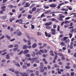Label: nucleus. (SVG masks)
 <instances>
[{
	"instance_id": "5",
	"label": "nucleus",
	"mask_w": 76,
	"mask_h": 76,
	"mask_svg": "<svg viewBox=\"0 0 76 76\" xmlns=\"http://www.w3.org/2000/svg\"><path fill=\"white\" fill-rule=\"evenodd\" d=\"M52 32V34L53 35H55L56 34V30L54 29H52L50 30Z\"/></svg>"
},
{
	"instance_id": "21",
	"label": "nucleus",
	"mask_w": 76,
	"mask_h": 76,
	"mask_svg": "<svg viewBox=\"0 0 76 76\" xmlns=\"http://www.w3.org/2000/svg\"><path fill=\"white\" fill-rule=\"evenodd\" d=\"M15 66H18V67H20V64L18 62L15 63Z\"/></svg>"
},
{
	"instance_id": "64",
	"label": "nucleus",
	"mask_w": 76,
	"mask_h": 76,
	"mask_svg": "<svg viewBox=\"0 0 76 76\" xmlns=\"http://www.w3.org/2000/svg\"><path fill=\"white\" fill-rule=\"evenodd\" d=\"M58 56H63V55H62L61 54V53H58Z\"/></svg>"
},
{
	"instance_id": "9",
	"label": "nucleus",
	"mask_w": 76,
	"mask_h": 76,
	"mask_svg": "<svg viewBox=\"0 0 76 76\" xmlns=\"http://www.w3.org/2000/svg\"><path fill=\"white\" fill-rule=\"evenodd\" d=\"M29 50H26L23 52V53L24 54H26V53H29Z\"/></svg>"
},
{
	"instance_id": "17",
	"label": "nucleus",
	"mask_w": 76,
	"mask_h": 76,
	"mask_svg": "<svg viewBox=\"0 0 76 76\" xmlns=\"http://www.w3.org/2000/svg\"><path fill=\"white\" fill-rule=\"evenodd\" d=\"M15 20V18H10V22H12L13 20Z\"/></svg>"
},
{
	"instance_id": "28",
	"label": "nucleus",
	"mask_w": 76,
	"mask_h": 76,
	"mask_svg": "<svg viewBox=\"0 0 76 76\" xmlns=\"http://www.w3.org/2000/svg\"><path fill=\"white\" fill-rule=\"evenodd\" d=\"M67 7L68 8V9L69 10H72V8H71L70 7L67 6Z\"/></svg>"
},
{
	"instance_id": "44",
	"label": "nucleus",
	"mask_w": 76,
	"mask_h": 76,
	"mask_svg": "<svg viewBox=\"0 0 76 76\" xmlns=\"http://www.w3.org/2000/svg\"><path fill=\"white\" fill-rule=\"evenodd\" d=\"M23 10V8L22 7H21L19 9L20 11H22Z\"/></svg>"
},
{
	"instance_id": "13",
	"label": "nucleus",
	"mask_w": 76,
	"mask_h": 76,
	"mask_svg": "<svg viewBox=\"0 0 76 76\" xmlns=\"http://www.w3.org/2000/svg\"><path fill=\"white\" fill-rule=\"evenodd\" d=\"M23 20L22 19H20L19 20V23H20V24H23Z\"/></svg>"
},
{
	"instance_id": "55",
	"label": "nucleus",
	"mask_w": 76,
	"mask_h": 76,
	"mask_svg": "<svg viewBox=\"0 0 76 76\" xmlns=\"http://www.w3.org/2000/svg\"><path fill=\"white\" fill-rule=\"evenodd\" d=\"M64 23H69V21L67 20L66 21L64 22Z\"/></svg>"
},
{
	"instance_id": "51",
	"label": "nucleus",
	"mask_w": 76,
	"mask_h": 76,
	"mask_svg": "<svg viewBox=\"0 0 76 76\" xmlns=\"http://www.w3.org/2000/svg\"><path fill=\"white\" fill-rule=\"evenodd\" d=\"M6 7L5 6H3L1 7V9H5L6 8Z\"/></svg>"
},
{
	"instance_id": "60",
	"label": "nucleus",
	"mask_w": 76,
	"mask_h": 76,
	"mask_svg": "<svg viewBox=\"0 0 76 76\" xmlns=\"http://www.w3.org/2000/svg\"><path fill=\"white\" fill-rule=\"evenodd\" d=\"M40 52H42V53H44V50H40Z\"/></svg>"
},
{
	"instance_id": "23",
	"label": "nucleus",
	"mask_w": 76,
	"mask_h": 76,
	"mask_svg": "<svg viewBox=\"0 0 76 76\" xmlns=\"http://www.w3.org/2000/svg\"><path fill=\"white\" fill-rule=\"evenodd\" d=\"M23 49H26V48H27V46H26V45H23Z\"/></svg>"
},
{
	"instance_id": "32",
	"label": "nucleus",
	"mask_w": 76,
	"mask_h": 76,
	"mask_svg": "<svg viewBox=\"0 0 76 76\" xmlns=\"http://www.w3.org/2000/svg\"><path fill=\"white\" fill-rule=\"evenodd\" d=\"M73 48V45H70V46H69V48L71 50H72Z\"/></svg>"
},
{
	"instance_id": "54",
	"label": "nucleus",
	"mask_w": 76,
	"mask_h": 76,
	"mask_svg": "<svg viewBox=\"0 0 76 76\" xmlns=\"http://www.w3.org/2000/svg\"><path fill=\"white\" fill-rule=\"evenodd\" d=\"M69 37L70 38H72V34H69Z\"/></svg>"
},
{
	"instance_id": "11",
	"label": "nucleus",
	"mask_w": 76,
	"mask_h": 76,
	"mask_svg": "<svg viewBox=\"0 0 76 76\" xmlns=\"http://www.w3.org/2000/svg\"><path fill=\"white\" fill-rule=\"evenodd\" d=\"M36 10H37V7H34L32 8V12H35Z\"/></svg>"
},
{
	"instance_id": "41",
	"label": "nucleus",
	"mask_w": 76,
	"mask_h": 76,
	"mask_svg": "<svg viewBox=\"0 0 76 76\" xmlns=\"http://www.w3.org/2000/svg\"><path fill=\"white\" fill-rule=\"evenodd\" d=\"M69 26V25H65L64 26V28H68Z\"/></svg>"
},
{
	"instance_id": "26",
	"label": "nucleus",
	"mask_w": 76,
	"mask_h": 76,
	"mask_svg": "<svg viewBox=\"0 0 76 76\" xmlns=\"http://www.w3.org/2000/svg\"><path fill=\"white\" fill-rule=\"evenodd\" d=\"M23 69H26L27 68V67L25 65H23L22 66Z\"/></svg>"
},
{
	"instance_id": "18",
	"label": "nucleus",
	"mask_w": 76,
	"mask_h": 76,
	"mask_svg": "<svg viewBox=\"0 0 76 76\" xmlns=\"http://www.w3.org/2000/svg\"><path fill=\"white\" fill-rule=\"evenodd\" d=\"M33 53L31 54V56L32 57H34L35 56V52H32Z\"/></svg>"
},
{
	"instance_id": "48",
	"label": "nucleus",
	"mask_w": 76,
	"mask_h": 76,
	"mask_svg": "<svg viewBox=\"0 0 76 76\" xmlns=\"http://www.w3.org/2000/svg\"><path fill=\"white\" fill-rule=\"evenodd\" d=\"M7 52H4V53H2L1 55H2V56H4L5 55H6V54H7Z\"/></svg>"
},
{
	"instance_id": "45",
	"label": "nucleus",
	"mask_w": 76,
	"mask_h": 76,
	"mask_svg": "<svg viewBox=\"0 0 76 76\" xmlns=\"http://www.w3.org/2000/svg\"><path fill=\"white\" fill-rule=\"evenodd\" d=\"M74 75H75V73H74V72H71V76H74Z\"/></svg>"
},
{
	"instance_id": "30",
	"label": "nucleus",
	"mask_w": 76,
	"mask_h": 76,
	"mask_svg": "<svg viewBox=\"0 0 76 76\" xmlns=\"http://www.w3.org/2000/svg\"><path fill=\"white\" fill-rule=\"evenodd\" d=\"M34 6H35V4H32L31 6L30 7V9H31V8H32V7H33Z\"/></svg>"
},
{
	"instance_id": "43",
	"label": "nucleus",
	"mask_w": 76,
	"mask_h": 76,
	"mask_svg": "<svg viewBox=\"0 0 76 76\" xmlns=\"http://www.w3.org/2000/svg\"><path fill=\"white\" fill-rule=\"evenodd\" d=\"M22 53H23V51H21L18 54V55L20 56V55H21V54H22Z\"/></svg>"
},
{
	"instance_id": "53",
	"label": "nucleus",
	"mask_w": 76,
	"mask_h": 76,
	"mask_svg": "<svg viewBox=\"0 0 76 76\" xmlns=\"http://www.w3.org/2000/svg\"><path fill=\"white\" fill-rule=\"evenodd\" d=\"M46 28L48 29H51V27L50 26H48L46 27Z\"/></svg>"
},
{
	"instance_id": "63",
	"label": "nucleus",
	"mask_w": 76,
	"mask_h": 76,
	"mask_svg": "<svg viewBox=\"0 0 76 76\" xmlns=\"http://www.w3.org/2000/svg\"><path fill=\"white\" fill-rule=\"evenodd\" d=\"M31 26L32 29H34V28H35V27H34V26L31 25Z\"/></svg>"
},
{
	"instance_id": "6",
	"label": "nucleus",
	"mask_w": 76,
	"mask_h": 76,
	"mask_svg": "<svg viewBox=\"0 0 76 76\" xmlns=\"http://www.w3.org/2000/svg\"><path fill=\"white\" fill-rule=\"evenodd\" d=\"M50 7H56V4H50L49 5Z\"/></svg>"
},
{
	"instance_id": "56",
	"label": "nucleus",
	"mask_w": 76,
	"mask_h": 76,
	"mask_svg": "<svg viewBox=\"0 0 76 76\" xmlns=\"http://www.w3.org/2000/svg\"><path fill=\"white\" fill-rule=\"evenodd\" d=\"M36 63H39V60H36Z\"/></svg>"
},
{
	"instance_id": "27",
	"label": "nucleus",
	"mask_w": 76,
	"mask_h": 76,
	"mask_svg": "<svg viewBox=\"0 0 76 76\" xmlns=\"http://www.w3.org/2000/svg\"><path fill=\"white\" fill-rule=\"evenodd\" d=\"M25 56L26 57H31V55H30V54H26Z\"/></svg>"
},
{
	"instance_id": "34",
	"label": "nucleus",
	"mask_w": 76,
	"mask_h": 76,
	"mask_svg": "<svg viewBox=\"0 0 76 76\" xmlns=\"http://www.w3.org/2000/svg\"><path fill=\"white\" fill-rule=\"evenodd\" d=\"M44 7L45 8V9H48L49 8V7L48 6H46L45 5H44Z\"/></svg>"
},
{
	"instance_id": "14",
	"label": "nucleus",
	"mask_w": 76,
	"mask_h": 76,
	"mask_svg": "<svg viewBox=\"0 0 76 76\" xmlns=\"http://www.w3.org/2000/svg\"><path fill=\"white\" fill-rule=\"evenodd\" d=\"M60 21H63L64 20L62 17H59V18H57Z\"/></svg>"
},
{
	"instance_id": "8",
	"label": "nucleus",
	"mask_w": 76,
	"mask_h": 76,
	"mask_svg": "<svg viewBox=\"0 0 76 76\" xmlns=\"http://www.w3.org/2000/svg\"><path fill=\"white\" fill-rule=\"evenodd\" d=\"M37 46V43H34L32 45V47L33 48H35Z\"/></svg>"
},
{
	"instance_id": "42",
	"label": "nucleus",
	"mask_w": 76,
	"mask_h": 76,
	"mask_svg": "<svg viewBox=\"0 0 76 76\" xmlns=\"http://www.w3.org/2000/svg\"><path fill=\"white\" fill-rule=\"evenodd\" d=\"M53 27L54 29H56V28H57V25L56 24H54L53 25Z\"/></svg>"
},
{
	"instance_id": "61",
	"label": "nucleus",
	"mask_w": 76,
	"mask_h": 76,
	"mask_svg": "<svg viewBox=\"0 0 76 76\" xmlns=\"http://www.w3.org/2000/svg\"><path fill=\"white\" fill-rule=\"evenodd\" d=\"M27 37L28 38V39H30V37H29V34H27Z\"/></svg>"
},
{
	"instance_id": "49",
	"label": "nucleus",
	"mask_w": 76,
	"mask_h": 76,
	"mask_svg": "<svg viewBox=\"0 0 76 76\" xmlns=\"http://www.w3.org/2000/svg\"><path fill=\"white\" fill-rule=\"evenodd\" d=\"M47 73L46 72H44L43 73V74L44 75V76H46L47 75Z\"/></svg>"
},
{
	"instance_id": "62",
	"label": "nucleus",
	"mask_w": 76,
	"mask_h": 76,
	"mask_svg": "<svg viewBox=\"0 0 76 76\" xmlns=\"http://www.w3.org/2000/svg\"><path fill=\"white\" fill-rule=\"evenodd\" d=\"M33 66L34 67H36L37 66V64H33Z\"/></svg>"
},
{
	"instance_id": "7",
	"label": "nucleus",
	"mask_w": 76,
	"mask_h": 76,
	"mask_svg": "<svg viewBox=\"0 0 76 76\" xmlns=\"http://www.w3.org/2000/svg\"><path fill=\"white\" fill-rule=\"evenodd\" d=\"M34 71L32 70H30V69H27V73H33Z\"/></svg>"
},
{
	"instance_id": "36",
	"label": "nucleus",
	"mask_w": 76,
	"mask_h": 76,
	"mask_svg": "<svg viewBox=\"0 0 76 76\" xmlns=\"http://www.w3.org/2000/svg\"><path fill=\"white\" fill-rule=\"evenodd\" d=\"M54 67H60V66H58L56 64H55L54 65Z\"/></svg>"
},
{
	"instance_id": "22",
	"label": "nucleus",
	"mask_w": 76,
	"mask_h": 76,
	"mask_svg": "<svg viewBox=\"0 0 76 76\" xmlns=\"http://www.w3.org/2000/svg\"><path fill=\"white\" fill-rule=\"evenodd\" d=\"M43 68H40V72H42V73L44 72V69H42Z\"/></svg>"
},
{
	"instance_id": "3",
	"label": "nucleus",
	"mask_w": 76,
	"mask_h": 76,
	"mask_svg": "<svg viewBox=\"0 0 76 76\" xmlns=\"http://www.w3.org/2000/svg\"><path fill=\"white\" fill-rule=\"evenodd\" d=\"M53 23L52 22H49L48 23H46L45 24V26H50L51 25H52Z\"/></svg>"
},
{
	"instance_id": "29",
	"label": "nucleus",
	"mask_w": 76,
	"mask_h": 76,
	"mask_svg": "<svg viewBox=\"0 0 76 76\" xmlns=\"http://www.w3.org/2000/svg\"><path fill=\"white\" fill-rule=\"evenodd\" d=\"M67 38H68V37H65L63 38V41H65V40H66V39H67Z\"/></svg>"
},
{
	"instance_id": "12",
	"label": "nucleus",
	"mask_w": 76,
	"mask_h": 76,
	"mask_svg": "<svg viewBox=\"0 0 76 76\" xmlns=\"http://www.w3.org/2000/svg\"><path fill=\"white\" fill-rule=\"evenodd\" d=\"M51 11V10H48V11H46L45 12V14H48V13H50Z\"/></svg>"
},
{
	"instance_id": "40",
	"label": "nucleus",
	"mask_w": 76,
	"mask_h": 76,
	"mask_svg": "<svg viewBox=\"0 0 76 76\" xmlns=\"http://www.w3.org/2000/svg\"><path fill=\"white\" fill-rule=\"evenodd\" d=\"M65 43L63 42H62L61 43V45H64Z\"/></svg>"
},
{
	"instance_id": "1",
	"label": "nucleus",
	"mask_w": 76,
	"mask_h": 76,
	"mask_svg": "<svg viewBox=\"0 0 76 76\" xmlns=\"http://www.w3.org/2000/svg\"><path fill=\"white\" fill-rule=\"evenodd\" d=\"M17 35H18V36H21L22 35V32L20 31L19 30H17Z\"/></svg>"
},
{
	"instance_id": "10",
	"label": "nucleus",
	"mask_w": 76,
	"mask_h": 76,
	"mask_svg": "<svg viewBox=\"0 0 76 76\" xmlns=\"http://www.w3.org/2000/svg\"><path fill=\"white\" fill-rule=\"evenodd\" d=\"M10 56H9V54H7L6 55V58L7 59H10Z\"/></svg>"
},
{
	"instance_id": "33",
	"label": "nucleus",
	"mask_w": 76,
	"mask_h": 76,
	"mask_svg": "<svg viewBox=\"0 0 76 76\" xmlns=\"http://www.w3.org/2000/svg\"><path fill=\"white\" fill-rule=\"evenodd\" d=\"M9 7H10V8H13V7H14V6L12 5H10L9 6Z\"/></svg>"
},
{
	"instance_id": "15",
	"label": "nucleus",
	"mask_w": 76,
	"mask_h": 76,
	"mask_svg": "<svg viewBox=\"0 0 76 76\" xmlns=\"http://www.w3.org/2000/svg\"><path fill=\"white\" fill-rule=\"evenodd\" d=\"M59 17L62 18H65V16L64 15H62V14H59Z\"/></svg>"
},
{
	"instance_id": "46",
	"label": "nucleus",
	"mask_w": 76,
	"mask_h": 76,
	"mask_svg": "<svg viewBox=\"0 0 76 76\" xmlns=\"http://www.w3.org/2000/svg\"><path fill=\"white\" fill-rule=\"evenodd\" d=\"M56 19L54 18H53L52 19H51V21H55L56 20Z\"/></svg>"
},
{
	"instance_id": "24",
	"label": "nucleus",
	"mask_w": 76,
	"mask_h": 76,
	"mask_svg": "<svg viewBox=\"0 0 76 76\" xmlns=\"http://www.w3.org/2000/svg\"><path fill=\"white\" fill-rule=\"evenodd\" d=\"M39 71H37L35 73V75L38 76V75H39Z\"/></svg>"
},
{
	"instance_id": "20",
	"label": "nucleus",
	"mask_w": 76,
	"mask_h": 76,
	"mask_svg": "<svg viewBox=\"0 0 76 76\" xmlns=\"http://www.w3.org/2000/svg\"><path fill=\"white\" fill-rule=\"evenodd\" d=\"M28 19H31V18H32V16L31 15H29V14H28Z\"/></svg>"
},
{
	"instance_id": "16",
	"label": "nucleus",
	"mask_w": 76,
	"mask_h": 76,
	"mask_svg": "<svg viewBox=\"0 0 76 76\" xmlns=\"http://www.w3.org/2000/svg\"><path fill=\"white\" fill-rule=\"evenodd\" d=\"M9 71H11L12 72H15V70L12 68H10L9 69Z\"/></svg>"
},
{
	"instance_id": "31",
	"label": "nucleus",
	"mask_w": 76,
	"mask_h": 76,
	"mask_svg": "<svg viewBox=\"0 0 76 76\" xmlns=\"http://www.w3.org/2000/svg\"><path fill=\"white\" fill-rule=\"evenodd\" d=\"M3 38H4V36L2 35L1 37H0V40L2 39H3Z\"/></svg>"
},
{
	"instance_id": "59",
	"label": "nucleus",
	"mask_w": 76,
	"mask_h": 76,
	"mask_svg": "<svg viewBox=\"0 0 76 76\" xmlns=\"http://www.w3.org/2000/svg\"><path fill=\"white\" fill-rule=\"evenodd\" d=\"M27 47L28 48H29V49H30V48H32V47L31 46H27Z\"/></svg>"
},
{
	"instance_id": "38",
	"label": "nucleus",
	"mask_w": 76,
	"mask_h": 76,
	"mask_svg": "<svg viewBox=\"0 0 76 76\" xmlns=\"http://www.w3.org/2000/svg\"><path fill=\"white\" fill-rule=\"evenodd\" d=\"M37 36H39V35H41V34L39 33V32H38L37 34Z\"/></svg>"
},
{
	"instance_id": "50",
	"label": "nucleus",
	"mask_w": 76,
	"mask_h": 76,
	"mask_svg": "<svg viewBox=\"0 0 76 76\" xmlns=\"http://www.w3.org/2000/svg\"><path fill=\"white\" fill-rule=\"evenodd\" d=\"M64 4V3H62L59 4H58V6H61L63 5V4Z\"/></svg>"
},
{
	"instance_id": "35",
	"label": "nucleus",
	"mask_w": 76,
	"mask_h": 76,
	"mask_svg": "<svg viewBox=\"0 0 76 76\" xmlns=\"http://www.w3.org/2000/svg\"><path fill=\"white\" fill-rule=\"evenodd\" d=\"M72 31H73V26H72L71 27H69V29H72Z\"/></svg>"
},
{
	"instance_id": "2",
	"label": "nucleus",
	"mask_w": 76,
	"mask_h": 76,
	"mask_svg": "<svg viewBox=\"0 0 76 76\" xmlns=\"http://www.w3.org/2000/svg\"><path fill=\"white\" fill-rule=\"evenodd\" d=\"M19 74L20 75L22 76H28V74H27L26 73H22V72H20Z\"/></svg>"
},
{
	"instance_id": "37",
	"label": "nucleus",
	"mask_w": 76,
	"mask_h": 76,
	"mask_svg": "<svg viewBox=\"0 0 76 76\" xmlns=\"http://www.w3.org/2000/svg\"><path fill=\"white\" fill-rule=\"evenodd\" d=\"M13 47V45H11L8 46V48H12V47Z\"/></svg>"
},
{
	"instance_id": "52",
	"label": "nucleus",
	"mask_w": 76,
	"mask_h": 76,
	"mask_svg": "<svg viewBox=\"0 0 76 76\" xmlns=\"http://www.w3.org/2000/svg\"><path fill=\"white\" fill-rule=\"evenodd\" d=\"M65 68L67 69H70V67L69 66H67L65 67Z\"/></svg>"
},
{
	"instance_id": "57",
	"label": "nucleus",
	"mask_w": 76,
	"mask_h": 76,
	"mask_svg": "<svg viewBox=\"0 0 76 76\" xmlns=\"http://www.w3.org/2000/svg\"><path fill=\"white\" fill-rule=\"evenodd\" d=\"M58 31H60V26H58L57 28Z\"/></svg>"
},
{
	"instance_id": "25",
	"label": "nucleus",
	"mask_w": 76,
	"mask_h": 76,
	"mask_svg": "<svg viewBox=\"0 0 76 76\" xmlns=\"http://www.w3.org/2000/svg\"><path fill=\"white\" fill-rule=\"evenodd\" d=\"M28 45H31V40H28Z\"/></svg>"
},
{
	"instance_id": "39",
	"label": "nucleus",
	"mask_w": 76,
	"mask_h": 76,
	"mask_svg": "<svg viewBox=\"0 0 76 76\" xmlns=\"http://www.w3.org/2000/svg\"><path fill=\"white\" fill-rule=\"evenodd\" d=\"M18 46H19L17 44H15L14 45V47H15V48L18 47Z\"/></svg>"
},
{
	"instance_id": "58",
	"label": "nucleus",
	"mask_w": 76,
	"mask_h": 76,
	"mask_svg": "<svg viewBox=\"0 0 76 76\" xmlns=\"http://www.w3.org/2000/svg\"><path fill=\"white\" fill-rule=\"evenodd\" d=\"M44 51L45 53H47V50H46V49H44Z\"/></svg>"
},
{
	"instance_id": "19",
	"label": "nucleus",
	"mask_w": 76,
	"mask_h": 76,
	"mask_svg": "<svg viewBox=\"0 0 76 76\" xmlns=\"http://www.w3.org/2000/svg\"><path fill=\"white\" fill-rule=\"evenodd\" d=\"M41 66L39 67L40 69H42V68H43V63L41 62L40 63Z\"/></svg>"
},
{
	"instance_id": "47",
	"label": "nucleus",
	"mask_w": 76,
	"mask_h": 76,
	"mask_svg": "<svg viewBox=\"0 0 76 76\" xmlns=\"http://www.w3.org/2000/svg\"><path fill=\"white\" fill-rule=\"evenodd\" d=\"M14 73H15V74H16L17 75L19 73V71H16L14 72Z\"/></svg>"
},
{
	"instance_id": "4",
	"label": "nucleus",
	"mask_w": 76,
	"mask_h": 76,
	"mask_svg": "<svg viewBox=\"0 0 76 76\" xmlns=\"http://www.w3.org/2000/svg\"><path fill=\"white\" fill-rule=\"evenodd\" d=\"M41 10H42V8H37L36 11L34 12V13H37L39 12H40Z\"/></svg>"
}]
</instances>
